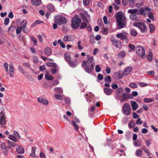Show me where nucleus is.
Returning a JSON list of instances; mask_svg holds the SVG:
<instances>
[{"instance_id": "obj_1", "label": "nucleus", "mask_w": 158, "mask_h": 158, "mask_svg": "<svg viewBox=\"0 0 158 158\" xmlns=\"http://www.w3.org/2000/svg\"><path fill=\"white\" fill-rule=\"evenodd\" d=\"M87 56L88 59L86 61L83 60L82 62L81 66L85 68V70L88 73L91 72L94 68L95 63L93 57H89V55Z\"/></svg>"}, {"instance_id": "obj_2", "label": "nucleus", "mask_w": 158, "mask_h": 158, "mask_svg": "<svg viewBox=\"0 0 158 158\" xmlns=\"http://www.w3.org/2000/svg\"><path fill=\"white\" fill-rule=\"evenodd\" d=\"M128 13L131 14L130 15V18L131 20L134 21L138 20V18L136 15H145L146 13H144V10L143 7L139 9H130L128 10Z\"/></svg>"}, {"instance_id": "obj_3", "label": "nucleus", "mask_w": 158, "mask_h": 158, "mask_svg": "<svg viewBox=\"0 0 158 158\" xmlns=\"http://www.w3.org/2000/svg\"><path fill=\"white\" fill-rule=\"evenodd\" d=\"M116 18L119 29L125 27L126 24V18L125 14L122 11L116 14Z\"/></svg>"}, {"instance_id": "obj_4", "label": "nucleus", "mask_w": 158, "mask_h": 158, "mask_svg": "<svg viewBox=\"0 0 158 158\" xmlns=\"http://www.w3.org/2000/svg\"><path fill=\"white\" fill-rule=\"evenodd\" d=\"M81 22V20L79 16L76 15L72 19V27L74 29L77 28L80 26Z\"/></svg>"}, {"instance_id": "obj_5", "label": "nucleus", "mask_w": 158, "mask_h": 158, "mask_svg": "<svg viewBox=\"0 0 158 158\" xmlns=\"http://www.w3.org/2000/svg\"><path fill=\"white\" fill-rule=\"evenodd\" d=\"M133 25L138 28L142 33H144L146 31V26L145 24L142 22H135L133 23Z\"/></svg>"}, {"instance_id": "obj_6", "label": "nucleus", "mask_w": 158, "mask_h": 158, "mask_svg": "<svg viewBox=\"0 0 158 158\" xmlns=\"http://www.w3.org/2000/svg\"><path fill=\"white\" fill-rule=\"evenodd\" d=\"M55 21L57 24L61 25L67 22L66 19L64 17L60 15L56 16L55 18Z\"/></svg>"}, {"instance_id": "obj_7", "label": "nucleus", "mask_w": 158, "mask_h": 158, "mask_svg": "<svg viewBox=\"0 0 158 158\" xmlns=\"http://www.w3.org/2000/svg\"><path fill=\"white\" fill-rule=\"evenodd\" d=\"M136 53L142 58L145 57V50L144 48L141 46H137L136 48Z\"/></svg>"}, {"instance_id": "obj_8", "label": "nucleus", "mask_w": 158, "mask_h": 158, "mask_svg": "<svg viewBox=\"0 0 158 158\" xmlns=\"http://www.w3.org/2000/svg\"><path fill=\"white\" fill-rule=\"evenodd\" d=\"M131 110L130 106L127 103H125L123 107V112L124 115L127 116L131 113Z\"/></svg>"}, {"instance_id": "obj_9", "label": "nucleus", "mask_w": 158, "mask_h": 158, "mask_svg": "<svg viewBox=\"0 0 158 158\" xmlns=\"http://www.w3.org/2000/svg\"><path fill=\"white\" fill-rule=\"evenodd\" d=\"M80 16L81 17L82 19L85 22L88 23L90 19V15L88 14V12L86 11H84L80 14Z\"/></svg>"}, {"instance_id": "obj_10", "label": "nucleus", "mask_w": 158, "mask_h": 158, "mask_svg": "<svg viewBox=\"0 0 158 158\" xmlns=\"http://www.w3.org/2000/svg\"><path fill=\"white\" fill-rule=\"evenodd\" d=\"M110 41L112 44L117 48L121 47V44L119 40L115 37L113 36L110 37Z\"/></svg>"}, {"instance_id": "obj_11", "label": "nucleus", "mask_w": 158, "mask_h": 158, "mask_svg": "<svg viewBox=\"0 0 158 158\" xmlns=\"http://www.w3.org/2000/svg\"><path fill=\"white\" fill-rule=\"evenodd\" d=\"M116 36L118 39H120L124 42L128 43V40L127 37V34L125 32L118 33L116 35Z\"/></svg>"}, {"instance_id": "obj_12", "label": "nucleus", "mask_w": 158, "mask_h": 158, "mask_svg": "<svg viewBox=\"0 0 158 158\" xmlns=\"http://www.w3.org/2000/svg\"><path fill=\"white\" fill-rule=\"evenodd\" d=\"M6 122L5 114L2 111L0 114V124L2 126L5 125L6 124Z\"/></svg>"}, {"instance_id": "obj_13", "label": "nucleus", "mask_w": 158, "mask_h": 158, "mask_svg": "<svg viewBox=\"0 0 158 158\" xmlns=\"http://www.w3.org/2000/svg\"><path fill=\"white\" fill-rule=\"evenodd\" d=\"M132 68L131 66H128L123 71V75L126 76L129 75L132 71Z\"/></svg>"}, {"instance_id": "obj_14", "label": "nucleus", "mask_w": 158, "mask_h": 158, "mask_svg": "<svg viewBox=\"0 0 158 158\" xmlns=\"http://www.w3.org/2000/svg\"><path fill=\"white\" fill-rule=\"evenodd\" d=\"M38 101L41 103L47 105L49 103V102L47 100L44 98L41 97L38 98Z\"/></svg>"}, {"instance_id": "obj_15", "label": "nucleus", "mask_w": 158, "mask_h": 158, "mask_svg": "<svg viewBox=\"0 0 158 158\" xmlns=\"http://www.w3.org/2000/svg\"><path fill=\"white\" fill-rule=\"evenodd\" d=\"M115 3L112 4V5L114 6V9L116 10H118L119 7V5L121 4V0H114Z\"/></svg>"}, {"instance_id": "obj_16", "label": "nucleus", "mask_w": 158, "mask_h": 158, "mask_svg": "<svg viewBox=\"0 0 158 158\" xmlns=\"http://www.w3.org/2000/svg\"><path fill=\"white\" fill-rule=\"evenodd\" d=\"M123 89L122 87L118 88L116 91V97L120 98L122 96L123 93Z\"/></svg>"}, {"instance_id": "obj_17", "label": "nucleus", "mask_w": 158, "mask_h": 158, "mask_svg": "<svg viewBox=\"0 0 158 158\" xmlns=\"http://www.w3.org/2000/svg\"><path fill=\"white\" fill-rule=\"evenodd\" d=\"M103 91L104 94L108 96L111 95L113 92V90L112 89L108 88H104Z\"/></svg>"}, {"instance_id": "obj_18", "label": "nucleus", "mask_w": 158, "mask_h": 158, "mask_svg": "<svg viewBox=\"0 0 158 158\" xmlns=\"http://www.w3.org/2000/svg\"><path fill=\"white\" fill-rule=\"evenodd\" d=\"M9 70L10 76L11 77H13L14 76V69L12 63H10L9 64Z\"/></svg>"}, {"instance_id": "obj_19", "label": "nucleus", "mask_w": 158, "mask_h": 158, "mask_svg": "<svg viewBox=\"0 0 158 158\" xmlns=\"http://www.w3.org/2000/svg\"><path fill=\"white\" fill-rule=\"evenodd\" d=\"M32 4L35 6H39L42 3L41 0H31Z\"/></svg>"}, {"instance_id": "obj_20", "label": "nucleus", "mask_w": 158, "mask_h": 158, "mask_svg": "<svg viewBox=\"0 0 158 158\" xmlns=\"http://www.w3.org/2000/svg\"><path fill=\"white\" fill-rule=\"evenodd\" d=\"M131 103L132 108V110L133 111L135 110L138 108V107L137 103L134 101H131Z\"/></svg>"}, {"instance_id": "obj_21", "label": "nucleus", "mask_w": 158, "mask_h": 158, "mask_svg": "<svg viewBox=\"0 0 158 158\" xmlns=\"http://www.w3.org/2000/svg\"><path fill=\"white\" fill-rule=\"evenodd\" d=\"M44 51L46 54L48 56L50 55L52 52V50L49 47H46L45 48Z\"/></svg>"}, {"instance_id": "obj_22", "label": "nucleus", "mask_w": 158, "mask_h": 158, "mask_svg": "<svg viewBox=\"0 0 158 158\" xmlns=\"http://www.w3.org/2000/svg\"><path fill=\"white\" fill-rule=\"evenodd\" d=\"M64 57L66 60L69 61L71 60V57L70 56L69 53L68 52H66L64 54Z\"/></svg>"}, {"instance_id": "obj_23", "label": "nucleus", "mask_w": 158, "mask_h": 158, "mask_svg": "<svg viewBox=\"0 0 158 158\" xmlns=\"http://www.w3.org/2000/svg\"><path fill=\"white\" fill-rule=\"evenodd\" d=\"M115 74L119 79L121 78L123 75V72L122 70H119L117 72L115 73Z\"/></svg>"}, {"instance_id": "obj_24", "label": "nucleus", "mask_w": 158, "mask_h": 158, "mask_svg": "<svg viewBox=\"0 0 158 158\" xmlns=\"http://www.w3.org/2000/svg\"><path fill=\"white\" fill-rule=\"evenodd\" d=\"M77 60H75L74 61H71L69 62V65L72 67H75L77 65Z\"/></svg>"}, {"instance_id": "obj_25", "label": "nucleus", "mask_w": 158, "mask_h": 158, "mask_svg": "<svg viewBox=\"0 0 158 158\" xmlns=\"http://www.w3.org/2000/svg\"><path fill=\"white\" fill-rule=\"evenodd\" d=\"M126 55V53L124 51H122L119 52L118 54V56L120 58H122L124 57Z\"/></svg>"}, {"instance_id": "obj_26", "label": "nucleus", "mask_w": 158, "mask_h": 158, "mask_svg": "<svg viewBox=\"0 0 158 158\" xmlns=\"http://www.w3.org/2000/svg\"><path fill=\"white\" fill-rule=\"evenodd\" d=\"M148 60L149 61H151L152 59V51L150 50L149 52V54L147 57Z\"/></svg>"}, {"instance_id": "obj_27", "label": "nucleus", "mask_w": 158, "mask_h": 158, "mask_svg": "<svg viewBox=\"0 0 158 158\" xmlns=\"http://www.w3.org/2000/svg\"><path fill=\"white\" fill-rule=\"evenodd\" d=\"M72 126L74 127V129L77 131L78 130V126L77 125L74 121H72L71 122Z\"/></svg>"}, {"instance_id": "obj_28", "label": "nucleus", "mask_w": 158, "mask_h": 158, "mask_svg": "<svg viewBox=\"0 0 158 158\" xmlns=\"http://www.w3.org/2000/svg\"><path fill=\"white\" fill-rule=\"evenodd\" d=\"M18 69L19 71H21L22 73L26 77H27V76H28V74L23 70L21 66H19Z\"/></svg>"}, {"instance_id": "obj_29", "label": "nucleus", "mask_w": 158, "mask_h": 158, "mask_svg": "<svg viewBox=\"0 0 158 158\" xmlns=\"http://www.w3.org/2000/svg\"><path fill=\"white\" fill-rule=\"evenodd\" d=\"M55 98L60 100H62L63 99V97L61 95L59 94H56L54 95Z\"/></svg>"}, {"instance_id": "obj_30", "label": "nucleus", "mask_w": 158, "mask_h": 158, "mask_svg": "<svg viewBox=\"0 0 158 158\" xmlns=\"http://www.w3.org/2000/svg\"><path fill=\"white\" fill-rule=\"evenodd\" d=\"M47 7L48 10L51 11H53L55 10L54 6L51 4H49Z\"/></svg>"}, {"instance_id": "obj_31", "label": "nucleus", "mask_w": 158, "mask_h": 158, "mask_svg": "<svg viewBox=\"0 0 158 158\" xmlns=\"http://www.w3.org/2000/svg\"><path fill=\"white\" fill-rule=\"evenodd\" d=\"M54 90L55 92L60 94H62L63 91L61 87H55Z\"/></svg>"}, {"instance_id": "obj_32", "label": "nucleus", "mask_w": 158, "mask_h": 158, "mask_svg": "<svg viewBox=\"0 0 158 158\" xmlns=\"http://www.w3.org/2000/svg\"><path fill=\"white\" fill-rule=\"evenodd\" d=\"M45 78L48 80H52L54 79L53 77L50 75L49 74H46L45 75Z\"/></svg>"}, {"instance_id": "obj_33", "label": "nucleus", "mask_w": 158, "mask_h": 158, "mask_svg": "<svg viewBox=\"0 0 158 158\" xmlns=\"http://www.w3.org/2000/svg\"><path fill=\"white\" fill-rule=\"evenodd\" d=\"M149 27L150 32L153 33L155 30V26L152 24H150L149 25Z\"/></svg>"}, {"instance_id": "obj_34", "label": "nucleus", "mask_w": 158, "mask_h": 158, "mask_svg": "<svg viewBox=\"0 0 158 158\" xmlns=\"http://www.w3.org/2000/svg\"><path fill=\"white\" fill-rule=\"evenodd\" d=\"M15 28L13 26H11L8 29V31L9 33H12L15 30Z\"/></svg>"}, {"instance_id": "obj_35", "label": "nucleus", "mask_w": 158, "mask_h": 158, "mask_svg": "<svg viewBox=\"0 0 158 158\" xmlns=\"http://www.w3.org/2000/svg\"><path fill=\"white\" fill-rule=\"evenodd\" d=\"M9 138L10 140L15 142H16L17 141V139L16 138V137L14 135H9Z\"/></svg>"}, {"instance_id": "obj_36", "label": "nucleus", "mask_w": 158, "mask_h": 158, "mask_svg": "<svg viewBox=\"0 0 158 158\" xmlns=\"http://www.w3.org/2000/svg\"><path fill=\"white\" fill-rule=\"evenodd\" d=\"M46 65L48 67H56V65L54 63L49 62L47 63Z\"/></svg>"}, {"instance_id": "obj_37", "label": "nucleus", "mask_w": 158, "mask_h": 158, "mask_svg": "<svg viewBox=\"0 0 158 158\" xmlns=\"http://www.w3.org/2000/svg\"><path fill=\"white\" fill-rule=\"evenodd\" d=\"M153 99L151 98H146L144 99V101L145 103H149L153 102Z\"/></svg>"}, {"instance_id": "obj_38", "label": "nucleus", "mask_w": 158, "mask_h": 158, "mask_svg": "<svg viewBox=\"0 0 158 158\" xmlns=\"http://www.w3.org/2000/svg\"><path fill=\"white\" fill-rule=\"evenodd\" d=\"M129 86L132 88H137L138 87L137 84L135 83H131L130 84Z\"/></svg>"}, {"instance_id": "obj_39", "label": "nucleus", "mask_w": 158, "mask_h": 158, "mask_svg": "<svg viewBox=\"0 0 158 158\" xmlns=\"http://www.w3.org/2000/svg\"><path fill=\"white\" fill-rule=\"evenodd\" d=\"M130 34L131 35L134 36H135L137 35V32L133 30H132L131 31Z\"/></svg>"}, {"instance_id": "obj_40", "label": "nucleus", "mask_w": 158, "mask_h": 158, "mask_svg": "<svg viewBox=\"0 0 158 158\" xmlns=\"http://www.w3.org/2000/svg\"><path fill=\"white\" fill-rule=\"evenodd\" d=\"M71 37L70 35H65L63 39L65 41H69L70 40Z\"/></svg>"}, {"instance_id": "obj_41", "label": "nucleus", "mask_w": 158, "mask_h": 158, "mask_svg": "<svg viewBox=\"0 0 158 158\" xmlns=\"http://www.w3.org/2000/svg\"><path fill=\"white\" fill-rule=\"evenodd\" d=\"M58 43L59 44L60 46L63 48H64L65 47V46L64 44L60 40H58Z\"/></svg>"}, {"instance_id": "obj_42", "label": "nucleus", "mask_w": 158, "mask_h": 158, "mask_svg": "<svg viewBox=\"0 0 158 158\" xmlns=\"http://www.w3.org/2000/svg\"><path fill=\"white\" fill-rule=\"evenodd\" d=\"M95 70L96 72L99 73L101 71V69L98 65H96L95 67Z\"/></svg>"}, {"instance_id": "obj_43", "label": "nucleus", "mask_w": 158, "mask_h": 158, "mask_svg": "<svg viewBox=\"0 0 158 158\" xmlns=\"http://www.w3.org/2000/svg\"><path fill=\"white\" fill-rule=\"evenodd\" d=\"M31 40L33 41V43L35 46H36L37 45V40L35 38L33 37H31Z\"/></svg>"}, {"instance_id": "obj_44", "label": "nucleus", "mask_w": 158, "mask_h": 158, "mask_svg": "<svg viewBox=\"0 0 158 158\" xmlns=\"http://www.w3.org/2000/svg\"><path fill=\"white\" fill-rule=\"evenodd\" d=\"M148 16L151 19L153 20L154 19L153 14L152 12H149L148 14Z\"/></svg>"}, {"instance_id": "obj_45", "label": "nucleus", "mask_w": 158, "mask_h": 158, "mask_svg": "<svg viewBox=\"0 0 158 158\" xmlns=\"http://www.w3.org/2000/svg\"><path fill=\"white\" fill-rule=\"evenodd\" d=\"M30 156L31 157H35V149H31V153L30 154Z\"/></svg>"}, {"instance_id": "obj_46", "label": "nucleus", "mask_w": 158, "mask_h": 158, "mask_svg": "<svg viewBox=\"0 0 158 158\" xmlns=\"http://www.w3.org/2000/svg\"><path fill=\"white\" fill-rule=\"evenodd\" d=\"M27 22L26 20H24L21 23L22 28L25 27L27 26Z\"/></svg>"}, {"instance_id": "obj_47", "label": "nucleus", "mask_w": 158, "mask_h": 158, "mask_svg": "<svg viewBox=\"0 0 158 158\" xmlns=\"http://www.w3.org/2000/svg\"><path fill=\"white\" fill-rule=\"evenodd\" d=\"M8 143L10 147H15V144L14 143L8 140Z\"/></svg>"}, {"instance_id": "obj_48", "label": "nucleus", "mask_w": 158, "mask_h": 158, "mask_svg": "<svg viewBox=\"0 0 158 158\" xmlns=\"http://www.w3.org/2000/svg\"><path fill=\"white\" fill-rule=\"evenodd\" d=\"M17 152L19 154H23L24 152V149H16Z\"/></svg>"}, {"instance_id": "obj_49", "label": "nucleus", "mask_w": 158, "mask_h": 158, "mask_svg": "<svg viewBox=\"0 0 158 158\" xmlns=\"http://www.w3.org/2000/svg\"><path fill=\"white\" fill-rule=\"evenodd\" d=\"M22 27H17L16 30V32L17 34L20 33L22 31Z\"/></svg>"}, {"instance_id": "obj_50", "label": "nucleus", "mask_w": 158, "mask_h": 158, "mask_svg": "<svg viewBox=\"0 0 158 158\" xmlns=\"http://www.w3.org/2000/svg\"><path fill=\"white\" fill-rule=\"evenodd\" d=\"M129 97V95L127 93H124L123 95L122 99L124 100Z\"/></svg>"}, {"instance_id": "obj_51", "label": "nucleus", "mask_w": 158, "mask_h": 158, "mask_svg": "<svg viewBox=\"0 0 158 158\" xmlns=\"http://www.w3.org/2000/svg\"><path fill=\"white\" fill-rule=\"evenodd\" d=\"M13 134L18 139H20L21 137L19 135V133L16 131H14L13 132Z\"/></svg>"}, {"instance_id": "obj_52", "label": "nucleus", "mask_w": 158, "mask_h": 158, "mask_svg": "<svg viewBox=\"0 0 158 158\" xmlns=\"http://www.w3.org/2000/svg\"><path fill=\"white\" fill-rule=\"evenodd\" d=\"M138 85L141 87H145L148 86V84L142 82H139Z\"/></svg>"}, {"instance_id": "obj_53", "label": "nucleus", "mask_w": 158, "mask_h": 158, "mask_svg": "<svg viewBox=\"0 0 158 158\" xmlns=\"http://www.w3.org/2000/svg\"><path fill=\"white\" fill-rule=\"evenodd\" d=\"M142 154V151L140 150L139 149L137 150L136 152V154L137 156H141Z\"/></svg>"}, {"instance_id": "obj_54", "label": "nucleus", "mask_w": 158, "mask_h": 158, "mask_svg": "<svg viewBox=\"0 0 158 158\" xmlns=\"http://www.w3.org/2000/svg\"><path fill=\"white\" fill-rule=\"evenodd\" d=\"M111 87L112 88L114 89H118V85L116 83H113L111 85Z\"/></svg>"}, {"instance_id": "obj_55", "label": "nucleus", "mask_w": 158, "mask_h": 158, "mask_svg": "<svg viewBox=\"0 0 158 158\" xmlns=\"http://www.w3.org/2000/svg\"><path fill=\"white\" fill-rule=\"evenodd\" d=\"M87 23L86 22L82 23L80 27V28L82 29L86 27L87 26Z\"/></svg>"}, {"instance_id": "obj_56", "label": "nucleus", "mask_w": 158, "mask_h": 158, "mask_svg": "<svg viewBox=\"0 0 158 158\" xmlns=\"http://www.w3.org/2000/svg\"><path fill=\"white\" fill-rule=\"evenodd\" d=\"M129 126L131 128H133L135 126V123L133 121H131L129 123Z\"/></svg>"}, {"instance_id": "obj_57", "label": "nucleus", "mask_w": 158, "mask_h": 158, "mask_svg": "<svg viewBox=\"0 0 158 158\" xmlns=\"http://www.w3.org/2000/svg\"><path fill=\"white\" fill-rule=\"evenodd\" d=\"M4 66L5 69V70L6 72H8V65L7 62H5L4 64Z\"/></svg>"}, {"instance_id": "obj_58", "label": "nucleus", "mask_w": 158, "mask_h": 158, "mask_svg": "<svg viewBox=\"0 0 158 158\" xmlns=\"http://www.w3.org/2000/svg\"><path fill=\"white\" fill-rule=\"evenodd\" d=\"M10 19L8 18H6L4 20V24L5 25H7L9 23Z\"/></svg>"}, {"instance_id": "obj_59", "label": "nucleus", "mask_w": 158, "mask_h": 158, "mask_svg": "<svg viewBox=\"0 0 158 158\" xmlns=\"http://www.w3.org/2000/svg\"><path fill=\"white\" fill-rule=\"evenodd\" d=\"M105 80L106 81L110 82L111 81V78L109 76H108L105 79Z\"/></svg>"}, {"instance_id": "obj_60", "label": "nucleus", "mask_w": 158, "mask_h": 158, "mask_svg": "<svg viewBox=\"0 0 158 158\" xmlns=\"http://www.w3.org/2000/svg\"><path fill=\"white\" fill-rule=\"evenodd\" d=\"M50 71L53 74H54L57 73V70L56 69H51L50 70Z\"/></svg>"}, {"instance_id": "obj_61", "label": "nucleus", "mask_w": 158, "mask_h": 158, "mask_svg": "<svg viewBox=\"0 0 158 158\" xmlns=\"http://www.w3.org/2000/svg\"><path fill=\"white\" fill-rule=\"evenodd\" d=\"M65 102L66 104H69L70 102V100L69 98H65L64 99Z\"/></svg>"}, {"instance_id": "obj_62", "label": "nucleus", "mask_w": 158, "mask_h": 158, "mask_svg": "<svg viewBox=\"0 0 158 158\" xmlns=\"http://www.w3.org/2000/svg\"><path fill=\"white\" fill-rule=\"evenodd\" d=\"M142 123L143 121L141 120L140 118L138 119L136 122V124L137 125L139 124H141Z\"/></svg>"}, {"instance_id": "obj_63", "label": "nucleus", "mask_w": 158, "mask_h": 158, "mask_svg": "<svg viewBox=\"0 0 158 158\" xmlns=\"http://www.w3.org/2000/svg\"><path fill=\"white\" fill-rule=\"evenodd\" d=\"M1 151L5 155H6L8 154L7 149H2Z\"/></svg>"}, {"instance_id": "obj_64", "label": "nucleus", "mask_w": 158, "mask_h": 158, "mask_svg": "<svg viewBox=\"0 0 158 158\" xmlns=\"http://www.w3.org/2000/svg\"><path fill=\"white\" fill-rule=\"evenodd\" d=\"M83 4L87 6L89 4V0H83Z\"/></svg>"}]
</instances>
